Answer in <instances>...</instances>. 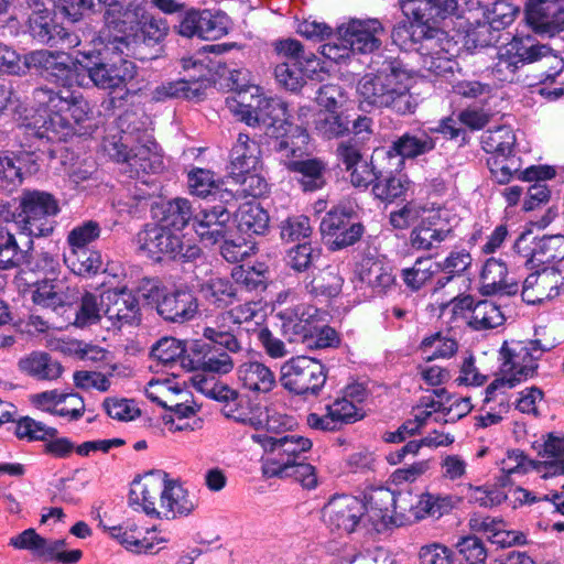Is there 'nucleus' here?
I'll list each match as a JSON object with an SVG mask.
<instances>
[{
	"label": "nucleus",
	"mask_w": 564,
	"mask_h": 564,
	"mask_svg": "<svg viewBox=\"0 0 564 564\" xmlns=\"http://www.w3.org/2000/svg\"><path fill=\"white\" fill-rule=\"evenodd\" d=\"M473 258L465 249L452 250L442 262H435L436 271H442L445 275L436 282L438 288H444L454 278L463 275L471 265Z\"/></svg>",
	"instance_id": "nucleus-50"
},
{
	"label": "nucleus",
	"mask_w": 564,
	"mask_h": 564,
	"mask_svg": "<svg viewBox=\"0 0 564 564\" xmlns=\"http://www.w3.org/2000/svg\"><path fill=\"white\" fill-rule=\"evenodd\" d=\"M481 291L486 295H513L519 291L518 282L508 278V269L501 259L489 258L480 273Z\"/></svg>",
	"instance_id": "nucleus-35"
},
{
	"label": "nucleus",
	"mask_w": 564,
	"mask_h": 564,
	"mask_svg": "<svg viewBox=\"0 0 564 564\" xmlns=\"http://www.w3.org/2000/svg\"><path fill=\"white\" fill-rule=\"evenodd\" d=\"M422 501V495H413L409 491L397 494L395 505L393 506V527L412 524L423 519Z\"/></svg>",
	"instance_id": "nucleus-45"
},
{
	"label": "nucleus",
	"mask_w": 564,
	"mask_h": 564,
	"mask_svg": "<svg viewBox=\"0 0 564 564\" xmlns=\"http://www.w3.org/2000/svg\"><path fill=\"white\" fill-rule=\"evenodd\" d=\"M395 494L388 488L371 489L366 496V521L377 531L393 527V506Z\"/></svg>",
	"instance_id": "nucleus-32"
},
{
	"label": "nucleus",
	"mask_w": 564,
	"mask_h": 564,
	"mask_svg": "<svg viewBox=\"0 0 564 564\" xmlns=\"http://www.w3.org/2000/svg\"><path fill=\"white\" fill-rule=\"evenodd\" d=\"M111 538L116 539L127 550L141 553L153 552L159 544L166 543L169 538L165 535H153L155 529L139 528L135 523L127 525L111 527L108 529Z\"/></svg>",
	"instance_id": "nucleus-30"
},
{
	"label": "nucleus",
	"mask_w": 564,
	"mask_h": 564,
	"mask_svg": "<svg viewBox=\"0 0 564 564\" xmlns=\"http://www.w3.org/2000/svg\"><path fill=\"white\" fill-rule=\"evenodd\" d=\"M109 156L122 163L121 171L129 177H142L161 169V158L156 152V143L143 131L133 138L132 132L124 133L119 141L105 145Z\"/></svg>",
	"instance_id": "nucleus-8"
},
{
	"label": "nucleus",
	"mask_w": 564,
	"mask_h": 564,
	"mask_svg": "<svg viewBox=\"0 0 564 564\" xmlns=\"http://www.w3.org/2000/svg\"><path fill=\"white\" fill-rule=\"evenodd\" d=\"M470 527L475 531L485 533L491 543L501 546L511 545L518 540L514 532L505 529V523L501 520L494 518H474L470 520Z\"/></svg>",
	"instance_id": "nucleus-58"
},
{
	"label": "nucleus",
	"mask_w": 564,
	"mask_h": 564,
	"mask_svg": "<svg viewBox=\"0 0 564 564\" xmlns=\"http://www.w3.org/2000/svg\"><path fill=\"white\" fill-rule=\"evenodd\" d=\"M231 215L224 206L204 208L195 214L193 227L206 245H215L227 238Z\"/></svg>",
	"instance_id": "nucleus-26"
},
{
	"label": "nucleus",
	"mask_w": 564,
	"mask_h": 564,
	"mask_svg": "<svg viewBox=\"0 0 564 564\" xmlns=\"http://www.w3.org/2000/svg\"><path fill=\"white\" fill-rule=\"evenodd\" d=\"M65 262L74 274L93 275L101 270L102 261L98 251L89 249L69 250Z\"/></svg>",
	"instance_id": "nucleus-55"
},
{
	"label": "nucleus",
	"mask_w": 564,
	"mask_h": 564,
	"mask_svg": "<svg viewBox=\"0 0 564 564\" xmlns=\"http://www.w3.org/2000/svg\"><path fill=\"white\" fill-rule=\"evenodd\" d=\"M237 377L241 387L252 393H269L276 386L274 372L260 361H246L238 366Z\"/></svg>",
	"instance_id": "nucleus-37"
},
{
	"label": "nucleus",
	"mask_w": 564,
	"mask_h": 564,
	"mask_svg": "<svg viewBox=\"0 0 564 564\" xmlns=\"http://www.w3.org/2000/svg\"><path fill=\"white\" fill-rule=\"evenodd\" d=\"M350 116L345 111H318L313 119L315 130L324 138L344 135L350 130Z\"/></svg>",
	"instance_id": "nucleus-49"
},
{
	"label": "nucleus",
	"mask_w": 564,
	"mask_h": 564,
	"mask_svg": "<svg viewBox=\"0 0 564 564\" xmlns=\"http://www.w3.org/2000/svg\"><path fill=\"white\" fill-rule=\"evenodd\" d=\"M195 508L196 502L194 496L178 481L169 479L165 474L164 494L161 495L159 514L156 518L171 520L177 517L188 516Z\"/></svg>",
	"instance_id": "nucleus-28"
},
{
	"label": "nucleus",
	"mask_w": 564,
	"mask_h": 564,
	"mask_svg": "<svg viewBox=\"0 0 564 564\" xmlns=\"http://www.w3.org/2000/svg\"><path fill=\"white\" fill-rule=\"evenodd\" d=\"M104 292L100 294L86 292L82 296L79 308L76 312L75 325L86 327L97 322L104 324Z\"/></svg>",
	"instance_id": "nucleus-56"
},
{
	"label": "nucleus",
	"mask_w": 564,
	"mask_h": 564,
	"mask_svg": "<svg viewBox=\"0 0 564 564\" xmlns=\"http://www.w3.org/2000/svg\"><path fill=\"white\" fill-rule=\"evenodd\" d=\"M227 315L229 311L218 314L212 324L204 328L203 336L230 352H238L241 350V345L234 335L232 318H228Z\"/></svg>",
	"instance_id": "nucleus-42"
},
{
	"label": "nucleus",
	"mask_w": 564,
	"mask_h": 564,
	"mask_svg": "<svg viewBox=\"0 0 564 564\" xmlns=\"http://www.w3.org/2000/svg\"><path fill=\"white\" fill-rule=\"evenodd\" d=\"M22 156L12 152H0V189L12 192L22 183Z\"/></svg>",
	"instance_id": "nucleus-61"
},
{
	"label": "nucleus",
	"mask_w": 564,
	"mask_h": 564,
	"mask_svg": "<svg viewBox=\"0 0 564 564\" xmlns=\"http://www.w3.org/2000/svg\"><path fill=\"white\" fill-rule=\"evenodd\" d=\"M23 65H25V73L33 68L65 86H85V75L79 72L77 61H72L65 53H53L47 50L33 51L23 56Z\"/></svg>",
	"instance_id": "nucleus-14"
},
{
	"label": "nucleus",
	"mask_w": 564,
	"mask_h": 564,
	"mask_svg": "<svg viewBox=\"0 0 564 564\" xmlns=\"http://www.w3.org/2000/svg\"><path fill=\"white\" fill-rule=\"evenodd\" d=\"M488 165L492 176L500 184L508 183L513 176L527 182L546 181L555 176V170L547 165H531L521 170L520 159L513 153L491 156L488 159Z\"/></svg>",
	"instance_id": "nucleus-21"
},
{
	"label": "nucleus",
	"mask_w": 564,
	"mask_h": 564,
	"mask_svg": "<svg viewBox=\"0 0 564 564\" xmlns=\"http://www.w3.org/2000/svg\"><path fill=\"white\" fill-rule=\"evenodd\" d=\"M344 278L338 265H328L316 273L311 280H305L306 291L314 296H337L343 288Z\"/></svg>",
	"instance_id": "nucleus-43"
},
{
	"label": "nucleus",
	"mask_w": 564,
	"mask_h": 564,
	"mask_svg": "<svg viewBox=\"0 0 564 564\" xmlns=\"http://www.w3.org/2000/svg\"><path fill=\"white\" fill-rule=\"evenodd\" d=\"M34 102L45 117L22 123L19 129L28 135L47 141H65L84 133L83 126L91 119V108L82 94L69 88L57 90L40 87L33 93Z\"/></svg>",
	"instance_id": "nucleus-2"
},
{
	"label": "nucleus",
	"mask_w": 564,
	"mask_h": 564,
	"mask_svg": "<svg viewBox=\"0 0 564 564\" xmlns=\"http://www.w3.org/2000/svg\"><path fill=\"white\" fill-rule=\"evenodd\" d=\"M230 275L231 282L238 288V294L241 291L252 292L265 289L267 276L262 264L259 267H235Z\"/></svg>",
	"instance_id": "nucleus-60"
},
{
	"label": "nucleus",
	"mask_w": 564,
	"mask_h": 564,
	"mask_svg": "<svg viewBox=\"0 0 564 564\" xmlns=\"http://www.w3.org/2000/svg\"><path fill=\"white\" fill-rule=\"evenodd\" d=\"M403 13L410 19V26H399L392 32L393 39L410 36L419 44L416 52L422 69L430 75L444 76L454 70L457 43L437 28L441 21L454 15L457 0H400Z\"/></svg>",
	"instance_id": "nucleus-1"
},
{
	"label": "nucleus",
	"mask_w": 564,
	"mask_h": 564,
	"mask_svg": "<svg viewBox=\"0 0 564 564\" xmlns=\"http://www.w3.org/2000/svg\"><path fill=\"white\" fill-rule=\"evenodd\" d=\"M318 64L307 66L305 63L281 62L275 66L274 75L280 85L288 90L296 91L303 87L306 77H312Z\"/></svg>",
	"instance_id": "nucleus-47"
},
{
	"label": "nucleus",
	"mask_w": 564,
	"mask_h": 564,
	"mask_svg": "<svg viewBox=\"0 0 564 564\" xmlns=\"http://www.w3.org/2000/svg\"><path fill=\"white\" fill-rule=\"evenodd\" d=\"M445 389H436L433 394L424 395L419 404L413 409L414 420L419 424V430L430 422L443 423L442 397Z\"/></svg>",
	"instance_id": "nucleus-53"
},
{
	"label": "nucleus",
	"mask_w": 564,
	"mask_h": 564,
	"mask_svg": "<svg viewBox=\"0 0 564 564\" xmlns=\"http://www.w3.org/2000/svg\"><path fill=\"white\" fill-rule=\"evenodd\" d=\"M221 412L226 417L254 430L263 427L268 421L267 411L262 405L251 402L247 397L240 394L235 402L223 405Z\"/></svg>",
	"instance_id": "nucleus-40"
},
{
	"label": "nucleus",
	"mask_w": 564,
	"mask_h": 564,
	"mask_svg": "<svg viewBox=\"0 0 564 564\" xmlns=\"http://www.w3.org/2000/svg\"><path fill=\"white\" fill-rule=\"evenodd\" d=\"M436 145L435 139L425 130L406 132L398 138L391 145L388 154L399 155L402 159H414L431 152Z\"/></svg>",
	"instance_id": "nucleus-41"
},
{
	"label": "nucleus",
	"mask_w": 564,
	"mask_h": 564,
	"mask_svg": "<svg viewBox=\"0 0 564 564\" xmlns=\"http://www.w3.org/2000/svg\"><path fill=\"white\" fill-rule=\"evenodd\" d=\"M165 473L154 471L133 482L130 501L150 517H158L161 495L164 494Z\"/></svg>",
	"instance_id": "nucleus-29"
},
{
	"label": "nucleus",
	"mask_w": 564,
	"mask_h": 564,
	"mask_svg": "<svg viewBox=\"0 0 564 564\" xmlns=\"http://www.w3.org/2000/svg\"><path fill=\"white\" fill-rule=\"evenodd\" d=\"M288 169L302 175L301 184L304 191H316L325 184L326 165L319 159L304 160L303 158L292 161V165Z\"/></svg>",
	"instance_id": "nucleus-51"
},
{
	"label": "nucleus",
	"mask_w": 564,
	"mask_h": 564,
	"mask_svg": "<svg viewBox=\"0 0 564 564\" xmlns=\"http://www.w3.org/2000/svg\"><path fill=\"white\" fill-rule=\"evenodd\" d=\"M200 294L212 305L227 306L238 299V288L226 278H210L200 285Z\"/></svg>",
	"instance_id": "nucleus-48"
},
{
	"label": "nucleus",
	"mask_w": 564,
	"mask_h": 564,
	"mask_svg": "<svg viewBox=\"0 0 564 564\" xmlns=\"http://www.w3.org/2000/svg\"><path fill=\"white\" fill-rule=\"evenodd\" d=\"M158 313L166 321L183 323L192 319L197 311L198 304L194 294L186 290H177L166 293L156 303Z\"/></svg>",
	"instance_id": "nucleus-34"
},
{
	"label": "nucleus",
	"mask_w": 564,
	"mask_h": 564,
	"mask_svg": "<svg viewBox=\"0 0 564 564\" xmlns=\"http://www.w3.org/2000/svg\"><path fill=\"white\" fill-rule=\"evenodd\" d=\"M564 284L562 272L554 268H544L530 273L522 284V300L531 305L542 304L560 294Z\"/></svg>",
	"instance_id": "nucleus-22"
},
{
	"label": "nucleus",
	"mask_w": 564,
	"mask_h": 564,
	"mask_svg": "<svg viewBox=\"0 0 564 564\" xmlns=\"http://www.w3.org/2000/svg\"><path fill=\"white\" fill-rule=\"evenodd\" d=\"M270 138L273 150L280 154L281 161L286 167L292 165V161H299L310 152V135L305 127L291 123L285 127V130Z\"/></svg>",
	"instance_id": "nucleus-27"
},
{
	"label": "nucleus",
	"mask_w": 564,
	"mask_h": 564,
	"mask_svg": "<svg viewBox=\"0 0 564 564\" xmlns=\"http://www.w3.org/2000/svg\"><path fill=\"white\" fill-rule=\"evenodd\" d=\"M226 107L240 121L264 129L269 138L292 123L289 121L286 104L279 98L262 96L258 86L236 91L226 99Z\"/></svg>",
	"instance_id": "nucleus-6"
},
{
	"label": "nucleus",
	"mask_w": 564,
	"mask_h": 564,
	"mask_svg": "<svg viewBox=\"0 0 564 564\" xmlns=\"http://www.w3.org/2000/svg\"><path fill=\"white\" fill-rule=\"evenodd\" d=\"M207 86L208 80L202 77L193 80L180 79L166 82L153 89L152 99L155 101H165L171 98L200 100L205 95Z\"/></svg>",
	"instance_id": "nucleus-38"
},
{
	"label": "nucleus",
	"mask_w": 564,
	"mask_h": 564,
	"mask_svg": "<svg viewBox=\"0 0 564 564\" xmlns=\"http://www.w3.org/2000/svg\"><path fill=\"white\" fill-rule=\"evenodd\" d=\"M361 280L370 288L382 292L390 288L394 282V275L391 268L380 261H368L367 267L360 273Z\"/></svg>",
	"instance_id": "nucleus-63"
},
{
	"label": "nucleus",
	"mask_w": 564,
	"mask_h": 564,
	"mask_svg": "<svg viewBox=\"0 0 564 564\" xmlns=\"http://www.w3.org/2000/svg\"><path fill=\"white\" fill-rule=\"evenodd\" d=\"M137 243L140 250L155 261L165 258L193 261L200 256L198 246L189 240L184 241L180 232H174L163 226H147L138 234Z\"/></svg>",
	"instance_id": "nucleus-9"
},
{
	"label": "nucleus",
	"mask_w": 564,
	"mask_h": 564,
	"mask_svg": "<svg viewBox=\"0 0 564 564\" xmlns=\"http://www.w3.org/2000/svg\"><path fill=\"white\" fill-rule=\"evenodd\" d=\"M323 414L310 413L306 423L311 429L319 431H336L344 424H349L364 416L355 401L343 397L325 406Z\"/></svg>",
	"instance_id": "nucleus-23"
},
{
	"label": "nucleus",
	"mask_w": 564,
	"mask_h": 564,
	"mask_svg": "<svg viewBox=\"0 0 564 564\" xmlns=\"http://www.w3.org/2000/svg\"><path fill=\"white\" fill-rule=\"evenodd\" d=\"M252 440L260 444L271 455L262 465L263 475L275 477L285 474L288 468L299 463L301 454L312 447V441L296 434H289L282 437H273L267 434H253Z\"/></svg>",
	"instance_id": "nucleus-10"
},
{
	"label": "nucleus",
	"mask_w": 564,
	"mask_h": 564,
	"mask_svg": "<svg viewBox=\"0 0 564 564\" xmlns=\"http://www.w3.org/2000/svg\"><path fill=\"white\" fill-rule=\"evenodd\" d=\"M260 164V148L248 134L239 133L230 152V175L240 180L245 173L254 172Z\"/></svg>",
	"instance_id": "nucleus-36"
},
{
	"label": "nucleus",
	"mask_w": 564,
	"mask_h": 564,
	"mask_svg": "<svg viewBox=\"0 0 564 564\" xmlns=\"http://www.w3.org/2000/svg\"><path fill=\"white\" fill-rule=\"evenodd\" d=\"M488 122V117L478 110H464L458 116V121L454 118H446L441 121L436 129L432 131L440 132L451 139L457 138L460 132V123L470 129L478 130L484 128Z\"/></svg>",
	"instance_id": "nucleus-54"
},
{
	"label": "nucleus",
	"mask_w": 564,
	"mask_h": 564,
	"mask_svg": "<svg viewBox=\"0 0 564 564\" xmlns=\"http://www.w3.org/2000/svg\"><path fill=\"white\" fill-rule=\"evenodd\" d=\"M384 29L377 19H350L340 24L336 33L321 46L324 57L339 63L352 53H372L381 45Z\"/></svg>",
	"instance_id": "nucleus-7"
},
{
	"label": "nucleus",
	"mask_w": 564,
	"mask_h": 564,
	"mask_svg": "<svg viewBox=\"0 0 564 564\" xmlns=\"http://www.w3.org/2000/svg\"><path fill=\"white\" fill-rule=\"evenodd\" d=\"M551 54V48L536 43L532 37H514L502 51L495 65L501 80H512L516 72L529 63H534Z\"/></svg>",
	"instance_id": "nucleus-15"
},
{
	"label": "nucleus",
	"mask_w": 564,
	"mask_h": 564,
	"mask_svg": "<svg viewBox=\"0 0 564 564\" xmlns=\"http://www.w3.org/2000/svg\"><path fill=\"white\" fill-rule=\"evenodd\" d=\"M454 215L446 208H431L410 235L413 249L429 251L452 237Z\"/></svg>",
	"instance_id": "nucleus-16"
},
{
	"label": "nucleus",
	"mask_w": 564,
	"mask_h": 564,
	"mask_svg": "<svg viewBox=\"0 0 564 564\" xmlns=\"http://www.w3.org/2000/svg\"><path fill=\"white\" fill-rule=\"evenodd\" d=\"M532 448L544 462L564 460V435L543 434L532 443Z\"/></svg>",
	"instance_id": "nucleus-64"
},
{
	"label": "nucleus",
	"mask_w": 564,
	"mask_h": 564,
	"mask_svg": "<svg viewBox=\"0 0 564 564\" xmlns=\"http://www.w3.org/2000/svg\"><path fill=\"white\" fill-rule=\"evenodd\" d=\"M297 294L288 289L279 292L275 297L276 305L291 304L281 308L276 316L281 321V329L289 341L305 339L311 333V318L314 316L315 308L303 303H296Z\"/></svg>",
	"instance_id": "nucleus-18"
},
{
	"label": "nucleus",
	"mask_w": 564,
	"mask_h": 564,
	"mask_svg": "<svg viewBox=\"0 0 564 564\" xmlns=\"http://www.w3.org/2000/svg\"><path fill=\"white\" fill-rule=\"evenodd\" d=\"M237 227L247 235H261L269 224L268 213L256 202H247L237 212Z\"/></svg>",
	"instance_id": "nucleus-46"
},
{
	"label": "nucleus",
	"mask_w": 564,
	"mask_h": 564,
	"mask_svg": "<svg viewBox=\"0 0 564 564\" xmlns=\"http://www.w3.org/2000/svg\"><path fill=\"white\" fill-rule=\"evenodd\" d=\"M19 370L40 381L57 380L63 373L62 365L47 352L33 351L18 362Z\"/></svg>",
	"instance_id": "nucleus-39"
},
{
	"label": "nucleus",
	"mask_w": 564,
	"mask_h": 564,
	"mask_svg": "<svg viewBox=\"0 0 564 564\" xmlns=\"http://www.w3.org/2000/svg\"><path fill=\"white\" fill-rule=\"evenodd\" d=\"M516 135L509 127L487 130L481 135L482 149L491 156L509 155L513 152Z\"/></svg>",
	"instance_id": "nucleus-52"
},
{
	"label": "nucleus",
	"mask_w": 564,
	"mask_h": 564,
	"mask_svg": "<svg viewBox=\"0 0 564 564\" xmlns=\"http://www.w3.org/2000/svg\"><path fill=\"white\" fill-rule=\"evenodd\" d=\"M323 520L330 532L349 535L366 523V506L350 495H335L323 508Z\"/></svg>",
	"instance_id": "nucleus-13"
},
{
	"label": "nucleus",
	"mask_w": 564,
	"mask_h": 564,
	"mask_svg": "<svg viewBox=\"0 0 564 564\" xmlns=\"http://www.w3.org/2000/svg\"><path fill=\"white\" fill-rule=\"evenodd\" d=\"M376 74H366L358 83L361 104L378 108H392L404 115L414 110L410 94L412 77L401 61L392 56L377 55L371 61Z\"/></svg>",
	"instance_id": "nucleus-3"
},
{
	"label": "nucleus",
	"mask_w": 564,
	"mask_h": 564,
	"mask_svg": "<svg viewBox=\"0 0 564 564\" xmlns=\"http://www.w3.org/2000/svg\"><path fill=\"white\" fill-rule=\"evenodd\" d=\"M228 318L232 324L241 327L247 333L257 334L263 327L267 319V311L261 302H247L229 310Z\"/></svg>",
	"instance_id": "nucleus-44"
},
{
	"label": "nucleus",
	"mask_w": 564,
	"mask_h": 564,
	"mask_svg": "<svg viewBox=\"0 0 564 564\" xmlns=\"http://www.w3.org/2000/svg\"><path fill=\"white\" fill-rule=\"evenodd\" d=\"M525 20L535 33L553 37L564 31V1L530 0Z\"/></svg>",
	"instance_id": "nucleus-20"
},
{
	"label": "nucleus",
	"mask_w": 564,
	"mask_h": 564,
	"mask_svg": "<svg viewBox=\"0 0 564 564\" xmlns=\"http://www.w3.org/2000/svg\"><path fill=\"white\" fill-rule=\"evenodd\" d=\"M104 327H120L133 323L139 313L138 301L126 290L104 291Z\"/></svg>",
	"instance_id": "nucleus-25"
},
{
	"label": "nucleus",
	"mask_w": 564,
	"mask_h": 564,
	"mask_svg": "<svg viewBox=\"0 0 564 564\" xmlns=\"http://www.w3.org/2000/svg\"><path fill=\"white\" fill-rule=\"evenodd\" d=\"M500 469L506 475L522 474L534 469L541 474L543 479L564 476V460L535 462L529 459L519 449L509 451L500 462Z\"/></svg>",
	"instance_id": "nucleus-33"
},
{
	"label": "nucleus",
	"mask_w": 564,
	"mask_h": 564,
	"mask_svg": "<svg viewBox=\"0 0 564 564\" xmlns=\"http://www.w3.org/2000/svg\"><path fill=\"white\" fill-rule=\"evenodd\" d=\"M59 210L58 200L51 193L24 189L17 206L0 204V219L13 223L18 230L30 237H45L53 232Z\"/></svg>",
	"instance_id": "nucleus-5"
},
{
	"label": "nucleus",
	"mask_w": 564,
	"mask_h": 564,
	"mask_svg": "<svg viewBox=\"0 0 564 564\" xmlns=\"http://www.w3.org/2000/svg\"><path fill=\"white\" fill-rule=\"evenodd\" d=\"M280 381L291 393L316 395L326 382L325 367L311 357H293L282 365Z\"/></svg>",
	"instance_id": "nucleus-12"
},
{
	"label": "nucleus",
	"mask_w": 564,
	"mask_h": 564,
	"mask_svg": "<svg viewBox=\"0 0 564 564\" xmlns=\"http://www.w3.org/2000/svg\"><path fill=\"white\" fill-rule=\"evenodd\" d=\"M278 59L289 63H305L307 66L319 64L318 58L310 53L305 54L301 42L294 39H281L271 44Z\"/></svg>",
	"instance_id": "nucleus-59"
},
{
	"label": "nucleus",
	"mask_w": 564,
	"mask_h": 564,
	"mask_svg": "<svg viewBox=\"0 0 564 564\" xmlns=\"http://www.w3.org/2000/svg\"><path fill=\"white\" fill-rule=\"evenodd\" d=\"M147 10V0H112L105 10V23L109 30L120 34L121 42L137 41L140 23L145 19Z\"/></svg>",
	"instance_id": "nucleus-17"
},
{
	"label": "nucleus",
	"mask_w": 564,
	"mask_h": 564,
	"mask_svg": "<svg viewBox=\"0 0 564 564\" xmlns=\"http://www.w3.org/2000/svg\"><path fill=\"white\" fill-rule=\"evenodd\" d=\"M29 30L33 39L41 44L55 45L62 42L69 47L79 44L78 37L56 24L48 11L33 12L29 18Z\"/></svg>",
	"instance_id": "nucleus-31"
},
{
	"label": "nucleus",
	"mask_w": 564,
	"mask_h": 564,
	"mask_svg": "<svg viewBox=\"0 0 564 564\" xmlns=\"http://www.w3.org/2000/svg\"><path fill=\"white\" fill-rule=\"evenodd\" d=\"M556 345L554 340L542 339L505 341L499 350L500 377L486 388L485 402L532 378L538 369V360Z\"/></svg>",
	"instance_id": "nucleus-4"
},
{
	"label": "nucleus",
	"mask_w": 564,
	"mask_h": 564,
	"mask_svg": "<svg viewBox=\"0 0 564 564\" xmlns=\"http://www.w3.org/2000/svg\"><path fill=\"white\" fill-rule=\"evenodd\" d=\"M52 540L41 536L34 529H26L20 534L12 536L9 544L18 550H26L34 556L46 561L47 555L53 554L52 551H54V547H51L55 544L52 543Z\"/></svg>",
	"instance_id": "nucleus-57"
},
{
	"label": "nucleus",
	"mask_w": 564,
	"mask_h": 564,
	"mask_svg": "<svg viewBox=\"0 0 564 564\" xmlns=\"http://www.w3.org/2000/svg\"><path fill=\"white\" fill-rule=\"evenodd\" d=\"M351 208L336 207L322 219L319 230L330 250H339L358 241L364 232L359 223H351Z\"/></svg>",
	"instance_id": "nucleus-19"
},
{
	"label": "nucleus",
	"mask_w": 564,
	"mask_h": 564,
	"mask_svg": "<svg viewBox=\"0 0 564 564\" xmlns=\"http://www.w3.org/2000/svg\"><path fill=\"white\" fill-rule=\"evenodd\" d=\"M79 72L85 75V85L89 79L96 87L106 90L123 89L135 76L133 62L121 56L110 61L93 63L90 54L78 52L76 56Z\"/></svg>",
	"instance_id": "nucleus-11"
},
{
	"label": "nucleus",
	"mask_w": 564,
	"mask_h": 564,
	"mask_svg": "<svg viewBox=\"0 0 564 564\" xmlns=\"http://www.w3.org/2000/svg\"><path fill=\"white\" fill-rule=\"evenodd\" d=\"M453 314H463L465 310H470L469 325L476 329H490L503 324L505 315L500 307L494 302L485 300L474 305L470 296L454 299L448 306Z\"/></svg>",
	"instance_id": "nucleus-24"
},
{
	"label": "nucleus",
	"mask_w": 564,
	"mask_h": 564,
	"mask_svg": "<svg viewBox=\"0 0 564 564\" xmlns=\"http://www.w3.org/2000/svg\"><path fill=\"white\" fill-rule=\"evenodd\" d=\"M456 340L440 333L424 338L420 349L426 360L436 358H451L457 351Z\"/></svg>",
	"instance_id": "nucleus-62"
}]
</instances>
